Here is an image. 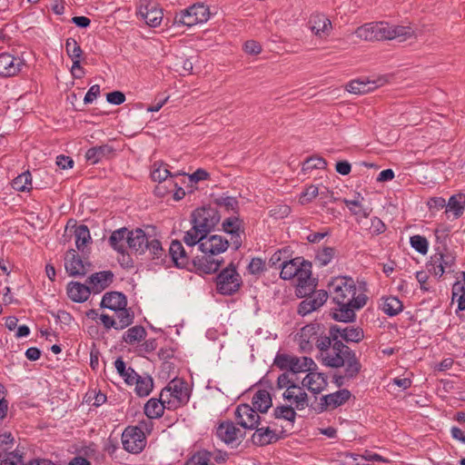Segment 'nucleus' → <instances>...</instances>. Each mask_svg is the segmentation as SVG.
Here are the masks:
<instances>
[{"instance_id": "24", "label": "nucleus", "mask_w": 465, "mask_h": 465, "mask_svg": "<svg viewBox=\"0 0 465 465\" xmlns=\"http://www.w3.org/2000/svg\"><path fill=\"white\" fill-rule=\"evenodd\" d=\"M115 149L108 144H101L89 148L85 152V160L90 164H96L104 159H110L114 155Z\"/></svg>"}, {"instance_id": "49", "label": "nucleus", "mask_w": 465, "mask_h": 465, "mask_svg": "<svg viewBox=\"0 0 465 465\" xmlns=\"http://www.w3.org/2000/svg\"><path fill=\"white\" fill-rule=\"evenodd\" d=\"M114 366L120 376L124 378V381L129 385H133L134 378V376H137V373L134 371V370L131 367L126 368V364L121 357L116 359L114 361Z\"/></svg>"}, {"instance_id": "46", "label": "nucleus", "mask_w": 465, "mask_h": 465, "mask_svg": "<svg viewBox=\"0 0 465 465\" xmlns=\"http://www.w3.org/2000/svg\"><path fill=\"white\" fill-rule=\"evenodd\" d=\"M146 336L145 329L141 325H135L128 329L123 335V341L128 344H134L143 341Z\"/></svg>"}, {"instance_id": "27", "label": "nucleus", "mask_w": 465, "mask_h": 465, "mask_svg": "<svg viewBox=\"0 0 465 465\" xmlns=\"http://www.w3.org/2000/svg\"><path fill=\"white\" fill-rule=\"evenodd\" d=\"M139 14L151 27L159 26L163 18V9L159 8L154 3H150L144 7L141 6Z\"/></svg>"}, {"instance_id": "19", "label": "nucleus", "mask_w": 465, "mask_h": 465, "mask_svg": "<svg viewBox=\"0 0 465 465\" xmlns=\"http://www.w3.org/2000/svg\"><path fill=\"white\" fill-rule=\"evenodd\" d=\"M64 267L67 273L73 277L84 276L91 268V263L84 262L77 252L69 250L64 256Z\"/></svg>"}, {"instance_id": "8", "label": "nucleus", "mask_w": 465, "mask_h": 465, "mask_svg": "<svg viewBox=\"0 0 465 465\" xmlns=\"http://www.w3.org/2000/svg\"><path fill=\"white\" fill-rule=\"evenodd\" d=\"M210 17L209 6L203 3H196L175 14L173 24L192 27L197 24L207 22Z\"/></svg>"}, {"instance_id": "2", "label": "nucleus", "mask_w": 465, "mask_h": 465, "mask_svg": "<svg viewBox=\"0 0 465 465\" xmlns=\"http://www.w3.org/2000/svg\"><path fill=\"white\" fill-rule=\"evenodd\" d=\"M354 35L361 40L373 42L400 38L404 41L413 35V30L409 26L391 25L388 22H370L359 27Z\"/></svg>"}, {"instance_id": "14", "label": "nucleus", "mask_w": 465, "mask_h": 465, "mask_svg": "<svg viewBox=\"0 0 465 465\" xmlns=\"http://www.w3.org/2000/svg\"><path fill=\"white\" fill-rule=\"evenodd\" d=\"M100 320L105 329L114 328V330L121 331L134 322V312L131 308L124 306L114 311V316L113 317L107 314H101Z\"/></svg>"}, {"instance_id": "41", "label": "nucleus", "mask_w": 465, "mask_h": 465, "mask_svg": "<svg viewBox=\"0 0 465 465\" xmlns=\"http://www.w3.org/2000/svg\"><path fill=\"white\" fill-rule=\"evenodd\" d=\"M146 252H149L153 260L157 261L156 263H165L167 255L165 254V251L163 250L159 240L150 236L146 247Z\"/></svg>"}, {"instance_id": "63", "label": "nucleus", "mask_w": 465, "mask_h": 465, "mask_svg": "<svg viewBox=\"0 0 465 465\" xmlns=\"http://www.w3.org/2000/svg\"><path fill=\"white\" fill-rule=\"evenodd\" d=\"M106 100L109 104L120 105L124 103L125 95L121 91H113L107 94Z\"/></svg>"}, {"instance_id": "9", "label": "nucleus", "mask_w": 465, "mask_h": 465, "mask_svg": "<svg viewBox=\"0 0 465 465\" xmlns=\"http://www.w3.org/2000/svg\"><path fill=\"white\" fill-rule=\"evenodd\" d=\"M215 283L218 293L231 296L240 290L242 280L234 264L231 262L217 274Z\"/></svg>"}, {"instance_id": "44", "label": "nucleus", "mask_w": 465, "mask_h": 465, "mask_svg": "<svg viewBox=\"0 0 465 465\" xmlns=\"http://www.w3.org/2000/svg\"><path fill=\"white\" fill-rule=\"evenodd\" d=\"M134 384H135L134 391L136 394L140 397H145L149 395L153 387V381L152 377H142L138 374L134 378Z\"/></svg>"}, {"instance_id": "57", "label": "nucleus", "mask_w": 465, "mask_h": 465, "mask_svg": "<svg viewBox=\"0 0 465 465\" xmlns=\"http://www.w3.org/2000/svg\"><path fill=\"white\" fill-rule=\"evenodd\" d=\"M294 355L277 352L273 363L281 370L290 371Z\"/></svg>"}, {"instance_id": "38", "label": "nucleus", "mask_w": 465, "mask_h": 465, "mask_svg": "<svg viewBox=\"0 0 465 465\" xmlns=\"http://www.w3.org/2000/svg\"><path fill=\"white\" fill-rule=\"evenodd\" d=\"M303 257L298 256L289 261H283L279 267L281 268L280 277L282 280H292L297 274L299 266L302 265Z\"/></svg>"}, {"instance_id": "16", "label": "nucleus", "mask_w": 465, "mask_h": 465, "mask_svg": "<svg viewBox=\"0 0 465 465\" xmlns=\"http://www.w3.org/2000/svg\"><path fill=\"white\" fill-rule=\"evenodd\" d=\"M235 420L238 425L245 430H254L262 422L259 412L250 404H239L234 411Z\"/></svg>"}, {"instance_id": "36", "label": "nucleus", "mask_w": 465, "mask_h": 465, "mask_svg": "<svg viewBox=\"0 0 465 465\" xmlns=\"http://www.w3.org/2000/svg\"><path fill=\"white\" fill-rule=\"evenodd\" d=\"M164 409H168L165 400L152 398L144 405V414L150 420L158 419L163 416Z\"/></svg>"}, {"instance_id": "10", "label": "nucleus", "mask_w": 465, "mask_h": 465, "mask_svg": "<svg viewBox=\"0 0 465 465\" xmlns=\"http://www.w3.org/2000/svg\"><path fill=\"white\" fill-rule=\"evenodd\" d=\"M266 426L255 428L254 433L252 435V442L259 447L267 446L279 441L288 435V430L281 425V430L276 429L277 422L274 420L265 421Z\"/></svg>"}, {"instance_id": "30", "label": "nucleus", "mask_w": 465, "mask_h": 465, "mask_svg": "<svg viewBox=\"0 0 465 465\" xmlns=\"http://www.w3.org/2000/svg\"><path fill=\"white\" fill-rule=\"evenodd\" d=\"M100 306L114 312L127 306V298L123 292H109L104 294Z\"/></svg>"}, {"instance_id": "17", "label": "nucleus", "mask_w": 465, "mask_h": 465, "mask_svg": "<svg viewBox=\"0 0 465 465\" xmlns=\"http://www.w3.org/2000/svg\"><path fill=\"white\" fill-rule=\"evenodd\" d=\"M217 437L226 445L238 446L245 437V431L237 428L233 421H222L216 429Z\"/></svg>"}, {"instance_id": "40", "label": "nucleus", "mask_w": 465, "mask_h": 465, "mask_svg": "<svg viewBox=\"0 0 465 465\" xmlns=\"http://www.w3.org/2000/svg\"><path fill=\"white\" fill-rule=\"evenodd\" d=\"M465 210V193H460L453 194L446 202V212L452 213L454 218H459Z\"/></svg>"}, {"instance_id": "34", "label": "nucleus", "mask_w": 465, "mask_h": 465, "mask_svg": "<svg viewBox=\"0 0 465 465\" xmlns=\"http://www.w3.org/2000/svg\"><path fill=\"white\" fill-rule=\"evenodd\" d=\"M272 405V399L266 390H258L252 396V407L260 413H266Z\"/></svg>"}, {"instance_id": "60", "label": "nucleus", "mask_w": 465, "mask_h": 465, "mask_svg": "<svg viewBox=\"0 0 465 465\" xmlns=\"http://www.w3.org/2000/svg\"><path fill=\"white\" fill-rule=\"evenodd\" d=\"M319 193V189L316 185L308 186L300 196V202L304 204L312 201Z\"/></svg>"}, {"instance_id": "61", "label": "nucleus", "mask_w": 465, "mask_h": 465, "mask_svg": "<svg viewBox=\"0 0 465 465\" xmlns=\"http://www.w3.org/2000/svg\"><path fill=\"white\" fill-rule=\"evenodd\" d=\"M296 384L291 380L289 373L283 372L277 378V388L283 389L286 388V391L294 390L296 388Z\"/></svg>"}, {"instance_id": "53", "label": "nucleus", "mask_w": 465, "mask_h": 465, "mask_svg": "<svg viewBox=\"0 0 465 465\" xmlns=\"http://www.w3.org/2000/svg\"><path fill=\"white\" fill-rule=\"evenodd\" d=\"M327 166V162L325 159L318 156H312L307 158L302 167V171L303 173H308L312 172V170L319 169L322 170L325 169Z\"/></svg>"}, {"instance_id": "29", "label": "nucleus", "mask_w": 465, "mask_h": 465, "mask_svg": "<svg viewBox=\"0 0 465 465\" xmlns=\"http://www.w3.org/2000/svg\"><path fill=\"white\" fill-rule=\"evenodd\" d=\"M327 384L326 376L315 371H310L302 381V385L314 394L322 392L327 387Z\"/></svg>"}, {"instance_id": "42", "label": "nucleus", "mask_w": 465, "mask_h": 465, "mask_svg": "<svg viewBox=\"0 0 465 465\" xmlns=\"http://www.w3.org/2000/svg\"><path fill=\"white\" fill-rule=\"evenodd\" d=\"M431 260L432 262H440L445 269L451 268L455 263V256L446 247L437 248Z\"/></svg>"}, {"instance_id": "62", "label": "nucleus", "mask_w": 465, "mask_h": 465, "mask_svg": "<svg viewBox=\"0 0 465 465\" xmlns=\"http://www.w3.org/2000/svg\"><path fill=\"white\" fill-rule=\"evenodd\" d=\"M385 230L386 225L380 218L374 216L371 219V226L369 228V231L372 235H379L384 232Z\"/></svg>"}, {"instance_id": "58", "label": "nucleus", "mask_w": 465, "mask_h": 465, "mask_svg": "<svg viewBox=\"0 0 465 465\" xmlns=\"http://www.w3.org/2000/svg\"><path fill=\"white\" fill-rule=\"evenodd\" d=\"M28 183L29 170H26L12 181V187L18 192H25L26 190L29 191V189L27 188Z\"/></svg>"}, {"instance_id": "51", "label": "nucleus", "mask_w": 465, "mask_h": 465, "mask_svg": "<svg viewBox=\"0 0 465 465\" xmlns=\"http://www.w3.org/2000/svg\"><path fill=\"white\" fill-rule=\"evenodd\" d=\"M174 175L168 170L167 165L163 163H154L151 172L153 181L162 183L167 181V178H173Z\"/></svg>"}, {"instance_id": "21", "label": "nucleus", "mask_w": 465, "mask_h": 465, "mask_svg": "<svg viewBox=\"0 0 465 465\" xmlns=\"http://www.w3.org/2000/svg\"><path fill=\"white\" fill-rule=\"evenodd\" d=\"M305 299L302 301L297 309V312L299 315L305 316L312 313L314 311L320 309L328 299V292L324 290H320L304 297Z\"/></svg>"}, {"instance_id": "45", "label": "nucleus", "mask_w": 465, "mask_h": 465, "mask_svg": "<svg viewBox=\"0 0 465 465\" xmlns=\"http://www.w3.org/2000/svg\"><path fill=\"white\" fill-rule=\"evenodd\" d=\"M213 202L217 207L223 208L226 212H232V215L239 212V201L236 197L223 194L214 198Z\"/></svg>"}, {"instance_id": "23", "label": "nucleus", "mask_w": 465, "mask_h": 465, "mask_svg": "<svg viewBox=\"0 0 465 465\" xmlns=\"http://www.w3.org/2000/svg\"><path fill=\"white\" fill-rule=\"evenodd\" d=\"M149 238L150 236L140 228L128 230L127 245L135 253L143 254L146 252Z\"/></svg>"}, {"instance_id": "26", "label": "nucleus", "mask_w": 465, "mask_h": 465, "mask_svg": "<svg viewBox=\"0 0 465 465\" xmlns=\"http://www.w3.org/2000/svg\"><path fill=\"white\" fill-rule=\"evenodd\" d=\"M382 79H355L348 84L347 90L355 94H363L371 92L383 84Z\"/></svg>"}, {"instance_id": "52", "label": "nucleus", "mask_w": 465, "mask_h": 465, "mask_svg": "<svg viewBox=\"0 0 465 465\" xmlns=\"http://www.w3.org/2000/svg\"><path fill=\"white\" fill-rule=\"evenodd\" d=\"M335 254V248L325 246L316 252L315 262H318L320 266H326L332 261Z\"/></svg>"}, {"instance_id": "6", "label": "nucleus", "mask_w": 465, "mask_h": 465, "mask_svg": "<svg viewBox=\"0 0 465 465\" xmlns=\"http://www.w3.org/2000/svg\"><path fill=\"white\" fill-rule=\"evenodd\" d=\"M153 429L151 420H142L136 426H128L122 433V444L124 449L130 453H140L146 445L144 430L148 433Z\"/></svg>"}, {"instance_id": "5", "label": "nucleus", "mask_w": 465, "mask_h": 465, "mask_svg": "<svg viewBox=\"0 0 465 465\" xmlns=\"http://www.w3.org/2000/svg\"><path fill=\"white\" fill-rule=\"evenodd\" d=\"M183 241L188 247L196 244L202 252L223 253L229 247V241L221 235H203V232L192 224V228L185 232Z\"/></svg>"}, {"instance_id": "35", "label": "nucleus", "mask_w": 465, "mask_h": 465, "mask_svg": "<svg viewBox=\"0 0 465 465\" xmlns=\"http://www.w3.org/2000/svg\"><path fill=\"white\" fill-rule=\"evenodd\" d=\"M128 237V229L125 227L115 230L110 235L108 242L110 246L119 253L125 254Z\"/></svg>"}, {"instance_id": "37", "label": "nucleus", "mask_w": 465, "mask_h": 465, "mask_svg": "<svg viewBox=\"0 0 465 465\" xmlns=\"http://www.w3.org/2000/svg\"><path fill=\"white\" fill-rule=\"evenodd\" d=\"M360 198L363 199L360 193L353 200L344 198L342 202L348 207L351 213L356 217V221L359 223L360 217L368 218L372 211L370 207H363L360 202Z\"/></svg>"}, {"instance_id": "56", "label": "nucleus", "mask_w": 465, "mask_h": 465, "mask_svg": "<svg viewBox=\"0 0 465 465\" xmlns=\"http://www.w3.org/2000/svg\"><path fill=\"white\" fill-rule=\"evenodd\" d=\"M65 51L67 55L71 58H82L83 50L79 43L74 38H68L65 42Z\"/></svg>"}, {"instance_id": "3", "label": "nucleus", "mask_w": 465, "mask_h": 465, "mask_svg": "<svg viewBox=\"0 0 465 465\" xmlns=\"http://www.w3.org/2000/svg\"><path fill=\"white\" fill-rule=\"evenodd\" d=\"M299 347L303 352H311L316 347L322 359L325 353L331 351V341L330 330L325 331V327L321 323H310L302 327L297 334Z\"/></svg>"}, {"instance_id": "18", "label": "nucleus", "mask_w": 465, "mask_h": 465, "mask_svg": "<svg viewBox=\"0 0 465 465\" xmlns=\"http://www.w3.org/2000/svg\"><path fill=\"white\" fill-rule=\"evenodd\" d=\"M351 397V393L347 389H341L333 393L323 395L321 397L315 411L318 413H322L325 411L334 410L347 402Z\"/></svg>"}, {"instance_id": "28", "label": "nucleus", "mask_w": 465, "mask_h": 465, "mask_svg": "<svg viewBox=\"0 0 465 465\" xmlns=\"http://www.w3.org/2000/svg\"><path fill=\"white\" fill-rule=\"evenodd\" d=\"M292 405H278L273 408L272 416L274 420H282L286 422L284 426L288 432L293 429L297 413Z\"/></svg>"}, {"instance_id": "64", "label": "nucleus", "mask_w": 465, "mask_h": 465, "mask_svg": "<svg viewBox=\"0 0 465 465\" xmlns=\"http://www.w3.org/2000/svg\"><path fill=\"white\" fill-rule=\"evenodd\" d=\"M427 205L430 212L440 211L446 207V201L443 197H432L429 199Z\"/></svg>"}, {"instance_id": "39", "label": "nucleus", "mask_w": 465, "mask_h": 465, "mask_svg": "<svg viewBox=\"0 0 465 465\" xmlns=\"http://www.w3.org/2000/svg\"><path fill=\"white\" fill-rule=\"evenodd\" d=\"M310 28L312 32L317 35L322 37V35H328L331 28V20L325 17L324 15H314L312 16L310 21Z\"/></svg>"}, {"instance_id": "25", "label": "nucleus", "mask_w": 465, "mask_h": 465, "mask_svg": "<svg viewBox=\"0 0 465 465\" xmlns=\"http://www.w3.org/2000/svg\"><path fill=\"white\" fill-rule=\"evenodd\" d=\"M114 276V275L111 271H102L89 276L87 283L89 284L92 292L99 293L113 282Z\"/></svg>"}, {"instance_id": "33", "label": "nucleus", "mask_w": 465, "mask_h": 465, "mask_svg": "<svg viewBox=\"0 0 465 465\" xmlns=\"http://www.w3.org/2000/svg\"><path fill=\"white\" fill-rule=\"evenodd\" d=\"M283 398L294 404V409L298 411L304 410L308 406V395L300 386H296L294 390L285 391L282 394Z\"/></svg>"}, {"instance_id": "12", "label": "nucleus", "mask_w": 465, "mask_h": 465, "mask_svg": "<svg viewBox=\"0 0 465 465\" xmlns=\"http://www.w3.org/2000/svg\"><path fill=\"white\" fill-rule=\"evenodd\" d=\"M312 262L303 258L302 265L299 266L294 277L297 281L295 292L299 298L312 293L317 286V280L312 276Z\"/></svg>"}, {"instance_id": "22", "label": "nucleus", "mask_w": 465, "mask_h": 465, "mask_svg": "<svg viewBox=\"0 0 465 465\" xmlns=\"http://www.w3.org/2000/svg\"><path fill=\"white\" fill-rule=\"evenodd\" d=\"M169 255L177 268L191 270L192 260L180 241L174 240L171 242Z\"/></svg>"}, {"instance_id": "7", "label": "nucleus", "mask_w": 465, "mask_h": 465, "mask_svg": "<svg viewBox=\"0 0 465 465\" xmlns=\"http://www.w3.org/2000/svg\"><path fill=\"white\" fill-rule=\"evenodd\" d=\"M190 396L187 382L179 378L173 379L161 391V399L165 400L168 410H176L186 405Z\"/></svg>"}, {"instance_id": "48", "label": "nucleus", "mask_w": 465, "mask_h": 465, "mask_svg": "<svg viewBox=\"0 0 465 465\" xmlns=\"http://www.w3.org/2000/svg\"><path fill=\"white\" fill-rule=\"evenodd\" d=\"M312 365H315V363L312 358L294 356L290 371L292 373L310 371Z\"/></svg>"}, {"instance_id": "1", "label": "nucleus", "mask_w": 465, "mask_h": 465, "mask_svg": "<svg viewBox=\"0 0 465 465\" xmlns=\"http://www.w3.org/2000/svg\"><path fill=\"white\" fill-rule=\"evenodd\" d=\"M327 292L332 302L337 305L332 309V318L337 322H354L355 311L363 308L368 302L365 287L357 286L351 276L332 278L328 284Z\"/></svg>"}, {"instance_id": "59", "label": "nucleus", "mask_w": 465, "mask_h": 465, "mask_svg": "<svg viewBox=\"0 0 465 465\" xmlns=\"http://www.w3.org/2000/svg\"><path fill=\"white\" fill-rule=\"evenodd\" d=\"M247 269L251 274H260L265 271V262L262 258H252Z\"/></svg>"}, {"instance_id": "11", "label": "nucleus", "mask_w": 465, "mask_h": 465, "mask_svg": "<svg viewBox=\"0 0 465 465\" xmlns=\"http://www.w3.org/2000/svg\"><path fill=\"white\" fill-rule=\"evenodd\" d=\"M221 220V214L216 208L203 206L195 209L191 215V223L203 232V235L214 230Z\"/></svg>"}, {"instance_id": "47", "label": "nucleus", "mask_w": 465, "mask_h": 465, "mask_svg": "<svg viewBox=\"0 0 465 465\" xmlns=\"http://www.w3.org/2000/svg\"><path fill=\"white\" fill-rule=\"evenodd\" d=\"M402 302L397 297L391 296L383 301L382 311L388 316H396L402 311Z\"/></svg>"}, {"instance_id": "20", "label": "nucleus", "mask_w": 465, "mask_h": 465, "mask_svg": "<svg viewBox=\"0 0 465 465\" xmlns=\"http://www.w3.org/2000/svg\"><path fill=\"white\" fill-rule=\"evenodd\" d=\"M331 345L335 341H341V338L347 342H360L364 338L363 330L360 327L348 326L341 328L338 325H331L330 327Z\"/></svg>"}, {"instance_id": "31", "label": "nucleus", "mask_w": 465, "mask_h": 465, "mask_svg": "<svg viewBox=\"0 0 465 465\" xmlns=\"http://www.w3.org/2000/svg\"><path fill=\"white\" fill-rule=\"evenodd\" d=\"M67 295L74 302H84L92 292L89 285H85L77 282H71L67 285Z\"/></svg>"}, {"instance_id": "55", "label": "nucleus", "mask_w": 465, "mask_h": 465, "mask_svg": "<svg viewBox=\"0 0 465 465\" xmlns=\"http://www.w3.org/2000/svg\"><path fill=\"white\" fill-rule=\"evenodd\" d=\"M411 246L419 253L426 254L429 250V242L426 237L416 234L410 237Z\"/></svg>"}, {"instance_id": "43", "label": "nucleus", "mask_w": 465, "mask_h": 465, "mask_svg": "<svg viewBox=\"0 0 465 465\" xmlns=\"http://www.w3.org/2000/svg\"><path fill=\"white\" fill-rule=\"evenodd\" d=\"M74 233L77 250L84 252L85 245L92 241L88 226L85 224L77 225Z\"/></svg>"}, {"instance_id": "13", "label": "nucleus", "mask_w": 465, "mask_h": 465, "mask_svg": "<svg viewBox=\"0 0 465 465\" xmlns=\"http://www.w3.org/2000/svg\"><path fill=\"white\" fill-rule=\"evenodd\" d=\"M223 231L230 235L231 244L233 250L238 251L245 239L244 222L239 215H232L222 223Z\"/></svg>"}, {"instance_id": "4", "label": "nucleus", "mask_w": 465, "mask_h": 465, "mask_svg": "<svg viewBox=\"0 0 465 465\" xmlns=\"http://www.w3.org/2000/svg\"><path fill=\"white\" fill-rule=\"evenodd\" d=\"M323 364L339 368L345 366L344 377L348 379L355 378L361 369V364L354 351L345 345L342 341H335L331 346V351L323 356Z\"/></svg>"}, {"instance_id": "54", "label": "nucleus", "mask_w": 465, "mask_h": 465, "mask_svg": "<svg viewBox=\"0 0 465 465\" xmlns=\"http://www.w3.org/2000/svg\"><path fill=\"white\" fill-rule=\"evenodd\" d=\"M211 452L200 450L194 453L185 463V465H215L211 461Z\"/></svg>"}, {"instance_id": "32", "label": "nucleus", "mask_w": 465, "mask_h": 465, "mask_svg": "<svg viewBox=\"0 0 465 465\" xmlns=\"http://www.w3.org/2000/svg\"><path fill=\"white\" fill-rule=\"evenodd\" d=\"M20 70L19 59L14 55L3 53L0 54V74L3 76H12Z\"/></svg>"}, {"instance_id": "15", "label": "nucleus", "mask_w": 465, "mask_h": 465, "mask_svg": "<svg viewBox=\"0 0 465 465\" xmlns=\"http://www.w3.org/2000/svg\"><path fill=\"white\" fill-rule=\"evenodd\" d=\"M220 253L203 252L191 261V270L199 274H212L216 272L223 262V258L217 257Z\"/></svg>"}, {"instance_id": "50", "label": "nucleus", "mask_w": 465, "mask_h": 465, "mask_svg": "<svg viewBox=\"0 0 465 465\" xmlns=\"http://www.w3.org/2000/svg\"><path fill=\"white\" fill-rule=\"evenodd\" d=\"M0 465H28L24 464L23 460V452H20L19 450H15L14 451L0 452Z\"/></svg>"}]
</instances>
